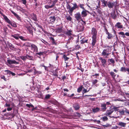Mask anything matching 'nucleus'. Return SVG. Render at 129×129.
Listing matches in <instances>:
<instances>
[{
    "label": "nucleus",
    "instance_id": "f3484780",
    "mask_svg": "<svg viewBox=\"0 0 129 129\" xmlns=\"http://www.w3.org/2000/svg\"><path fill=\"white\" fill-rule=\"evenodd\" d=\"M126 123L122 122H119L118 123V124L121 126L123 127H125L126 125Z\"/></svg>",
    "mask_w": 129,
    "mask_h": 129
},
{
    "label": "nucleus",
    "instance_id": "20e7f679",
    "mask_svg": "<svg viewBox=\"0 0 129 129\" xmlns=\"http://www.w3.org/2000/svg\"><path fill=\"white\" fill-rule=\"evenodd\" d=\"M117 3L116 2H111L109 1L108 2L107 5L109 8H113L114 6L116 7Z\"/></svg>",
    "mask_w": 129,
    "mask_h": 129
},
{
    "label": "nucleus",
    "instance_id": "1a4fd4ad",
    "mask_svg": "<svg viewBox=\"0 0 129 129\" xmlns=\"http://www.w3.org/2000/svg\"><path fill=\"white\" fill-rule=\"evenodd\" d=\"M31 49L34 52L37 51L38 50L37 47L35 45L32 44L31 45Z\"/></svg>",
    "mask_w": 129,
    "mask_h": 129
},
{
    "label": "nucleus",
    "instance_id": "bb28decb",
    "mask_svg": "<svg viewBox=\"0 0 129 129\" xmlns=\"http://www.w3.org/2000/svg\"><path fill=\"white\" fill-rule=\"evenodd\" d=\"M66 18L69 21H71L72 19L71 17L69 15L67 16L66 17Z\"/></svg>",
    "mask_w": 129,
    "mask_h": 129
},
{
    "label": "nucleus",
    "instance_id": "680f3d73",
    "mask_svg": "<svg viewBox=\"0 0 129 129\" xmlns=\"http://www.w3.org/2000/svg\"><path fill=\"white\" fill-rule=\"evenodd\" d=\"M94 121L95 122H96L98 123H99L100 122V120H94Z\"/></svg>",
    "mask_w": 129,
    "mask_h": 129
},
{
    "label": "nucleus",
    "instance_id": "79ce46f5",
    "mask_svg": "<svg viewBox=\"0 0 129 129\" xmlns=\"http://www.w3.org/2000/svg\"><path fill=\"white\" fill-rule=\"evenodd\" d=\"M87 40L84 41L82 40H81L80 42L81 44H83L85 43H87Z\"/></svg>",
    "mask_w": 129,
    "mask_h": 129
},
{
    "label": "nucleus",
    "instance_id": "4468645a",
    "mask_svg": "<svg viewBox=\"0 0 129 129\" xmlns=\"http://www.w3.org/2000/svg\"><path fill=\"white\" fill-rule=\"evenodd\" d=\"M124 109H125L123 108H122V107L121 108L119 109L118 112L119 113L120 115H123L125 113Z\"/></svg>",
    "mask_w": 129,
    "mask_h": 129
},
{
    "label": "nucleus",
    "instance_id": "37998d69",
    "mask_svg": "<svg viewBox=\"0 0 129 129\" xmlns=\"http://www.w3.org/2000/svg\"><path fill=\"white\" fill-rule=\"evenodd\" d=\"M50 96V95L49 94H47L46 95L45 97V99H49Z\"/></svg>",
    "mask_w": 129,
    "mask_h": 129
},
{
    "label": "nucleus",
    "instance_id": "4d7b16f0",
    "mask_svg": "<svg viewBox=\"0 0 129 129\" xmlns=\"http://www.w3.org/2000/svg\"><path fill=\"white\" fill-rule=\"evenodd\" d=\"M45 8L47 9H50L49 5H46L45 6Z\"/></svg>",
    "mask_w": 129,
    "mask_h": 129
},
{
    "label": "nucleus",
    "instance_id": "f8f14e48",
    "mask_svg": "<svg viewBox=\"0 0 129 129\" xmlns=\"http://www.w3.org/2000/svg\"><path fill=\"white\" fill-rule=\"evenodd\" d=\"M115 26L117 28L121 29L123 27L122 25L121 24V23L119 22H117Z\"/></svg>",
    "mask_w": 129,
    "mask_h": 129
},
{
    "label": "nucleus",
    "instance_id": "c03bdc74",
    "mask_svg": "<svg viewBox=\"0 0 129 129\" xmlns=\"http://www.w3.org/2000/svg\"><path fill=\"white\" fill-rule=\"evenodd\" d=\"M113 32L114 33V34H115V36H116L115 38H116V41H117V40H118V38H117V35L116 34V32L115 31L114 29H113Z\"/></svg>",
    "mask_w": 129,
    "mask_h": 129
},
{
    "label": "nucleus",
    "instance_id": "a211bd4d",
    "mask_svg": "<svg viewBox=\"0 0 129 129\" xmlns=\"http://www.w3.org/2000/svg\"><path fill=\"white\" fill-rule=\"evenodd\" d=\"M49 18L50 21L52 23H54L56 19V18L54 16H51Z\"/></svg>",
    "mask_w": 129,
    "mask_h": 129
},
{
    "label": "nucleus",
    "instance_id": "423d86ee",
    "mask_svg": "<svg viewBox=\"0 0 129 129\" xmlns=\"http://www.w3.org/2000/svg\"><path fill=\"white\" fill-rule=\"evenodd\" d=\"M82 16L79 12L77 13L75 15V17L77 20L79 21L80 19H81Z\"/></svg>",
    "mask_w": 129,
    "mask_h": 129
},
{
    "label": "nucleus",
    "instance_id": "7ed1b4c3",
    "mask_svg": "<svg viewBox=\"0 0 129 129\" xmlns=\"http://www.w3.org/2000/svg\"><path fill=\"white\" fill-rule=\"evenodd\" d=\"M111 51L110 47L108 46L107 48L104 49L101 55L105 56V58H107L109 55L110 54V52Z\"/></svg>",
    "mask_w": 129,
    "mask_h": 129
},
{
    "label": "nucleus",
    "instance_id": "393cba45",
    "mask_svg": "<svg viewBox=\"0 0 129 129\" xmlns=\"http://www.w3.org/2000/svg\"><path fill=\"white\" fill-rule=\"evenodd\" d=\"M26 57L27 59H28L30 60H33L34 58L32 56H30L28 55H26Z\"/></svg>",
    "mask_w": 129,
    "mask_h": 129
},
{
    "label": "nucleus",
    "instance_id": "4c0bfd02",
    "mask_svg": "<svg viewBox=\"0 0 129 129\" xmlns=\"http://www.w3.org/2000/svg\"><path fill=\"white\" fill-rule=\"evenodd\" d=\"M17 18L18 20L20 21H21V19L20 18V17L17 14L15 16Z\"/></svg>",
    "mask_w": 129,
    "mask_h": 129
},
{
    "label": "nucleus",
    "instance_id": "864d4df0",
    "mask_svg": "<svg viewBox=\"0 0 129 129\" xmlns=\"http://www.w3.org/2000/svg\"><path fill=\"white\" fill-rule=\"evenodd\" d=\"M53 4L51 6H49L50 8H52L55 5V4H54V3H53Z\"/></svg>",
    "mask_w": 129,
    "mask_h": 129
},
{
    "label": "nucleus",
    "instance_id": "6e6552de",
    "mask_svg": "<svg viewBox=\"0 0 129 129\" xmlns=\"http://www.w3.org/2000/svg\"><path fill=\"white\" fill-rule=\"evenodd\" d=\"M7 62L9 64H18L19 63V62H17L15 60H11L9 59L7 60Z\"/></svg>",
    "mask_w": 129,
    "mask_h": 129
},
{
    "label": "nucleus",
    "instance_id": "aec40b11",
    "mask_svg": "<svg viewBox=\"0 0 129 129\" xmlns=\"http://www.w3.org/2000/svg\"><path fill=\"white\" fill-rule=\"evenodd\" d=\"M19 34H16L14 35H12L11 36V37L15 38L16 40H18L19 39Z\"/></svg>",
    "mask_w": 129,
    "mask_h": 129
},
{
    "label": "nucleus",
    "instance_id": "9d476101",
    "mask_svg": "<svg viewBox=\"0 0 129 129\" xmlns=\"http://www.w3.org/2000/svg\"><path fill=\"white\" fill-rule=\"evenodd\" d=\"M106 34L108 35L107 37L108 39H111L113 38L114 36H114H113L111 34L109 33L107 30L106 32Z\"/></svg>",
    "mask_w": 129,
    "mask_h": 129
},
{
    "label": "nucleus",
    "instance_id": "6e6d98bb",
    "mask_svg": "<svg viewBox=\"0 0 129 129\" xmlns=\"http://www.w3.org/2000/svg\"><path fill=\"white\" fill-rule=\"evenodd\" d=\"M93 77H97V76H99V74H95L93 75H92Z\"/></svg>",
    "mask_w": 129,
    "mask_h": 129
},
{
    "label": "nucleus",
    "instance_id": "774afa93",
    "mask_svg": "<svg viewBox=\"0 0 129 129\" xmlns=\"http://www.w3.org/2000/svg\"><path fill=\"white\" fill-rule=\"evenodd\" d=\"M125 72L127 71L128 72H129V69L128 68H125Z\"/></svg>",
    "mask_w": 129,
    "mask_h": 129
},
{
    "label": "nucleus",
    "instance_id": "2f4dec72",
    "mask_svg": "<svg viewBox=\"0 0 129 129\" xmlns=\"http://www.w3.org/2000/svg\"><path fill=\"white\" fill-rule=\"evenodd\" d=\"M26 106L29 107V108H30V107H33V108L32 109V110H33L34 109V106H33L32 105V104H27L26 105Z\"/></svg>",
    "mask_w": 129,
    "mask_h": 129
},
{
    "label": "nucleus",
    "instance_id": "72a5a7b5",
    "mask_svg": "<svg viewBox=\"0 0 129 129\" xmlns=\"http://www.w3.org/2000/svg\"><path fill=\"white\" fill-rule=\"evenodd\" d=\"M10 24L11 25H12V26L15 27H17V25L16 24V23L15 22H11Z\"/></svg>",
    "mask_w": 129,
    "mask_h": 129
},
{
    "label": "nucleus",
    "instance_id": "8fccbe9b",
    "mask_svg": "<svg viewBox=\"0 0 129 129\" xmlns=\"http://www.w3.org/2000/svg\"><path fill=\"white\" fill-rule=\"evenodd\" d=\"M43 52H40L39 53H36V54H38L39 55H43Z\"/></svg>",
    "mask_w": 129,
    "mask_h": 129
},
{
    "label": "nucleus",
    "instance_id": "39448f33",
    "mask_svg": "<svg viewBox=\"0 0 129 129\" xmlns=\"http://www.w3.org/2000/svg\"><path fill=\"white\" fill-rule=\"evenodd\" d=\"M101 108L100 110L101 111L104 112L107 109V107H106V104L105 103H102L101 104Z\"/></svg>",
    "mask_w": 129,
    "mask_h": 129
},
{
    "label": "nucleus",
    "instance_id": "5701e85b",
    "mask_svg": "<svg viewBox=\"0 0 129 129\" xmlns=\"http://www.w3.org/2000/svg\"><path fill=\"white\" fill-rule=\"evenodd\" d=\"M31 19L35 21H36L37 20V18L36 15L34 14H33L31 16Z\"/></svg>",
    "mask_w": 129,
    "mask_h": 129
},
{
    "label": "nucleus",
    "instance_id": "7c9ffc66",
    "mask_svg": "<svg viewBox=\"0 0 129 129\" xmlns=\"http://www.w3.org/2000/svg\"><path fill=\"white\" fill-rule=\"evenodd\" d=\"M20 58L23 61H25L27 59L26 55L25 56H20Z\"/></svg>",
    "mask_w": 129,
    "mask_h": 129
},
{
    "label": "nucleus",
    "instance_id": "de8ad7c7",
    "mask_svg": "<svg viewBox=\"0 0 129 129\" xmlns=\"http://www.w3.org/2000/svg\"><path fill=\"white\" fill-rule=\"evenodd\" d=\"M90 89H89L88 90H87L86 89H84L83 90V91L84 92V93H86L88 92L89 90Z\"/></svg>",
    "mask_w": 129,
    "mask_h": 129
},
{
    "label": "nucleus",
    "instance_id": "412c9836",
    "mask_svg": "<svg viewBox=\"0 0 129 129\" xmlns=\"http://www.w3.org/2000/svg\"><path fill=\"white\" fill-rule=\"evenodd\" d=\"M111 15L112 18L114 19H116L117 16L115 12H112L111 14Z\"/></svg>",
    "mask_w": 129,
    "mask_h": 129
},
{
    "label": "nucleus",
    "instance_id": "ea45409f",
    "mask_svg": "<svg viewBox=\"0 0 129 129\" xmlns=\"http://www.w3.org/2000/svg\"><path fill=\"white\" fill-rule=\"evenodd\" d=\"M110 74L112 77H114L115 76L114 73L112 72H111Z\"/></svg>",
    "mask_w": 129,
    "mask_h": 129
},
{
    "label": "nucleus",
    "instance_id": "f03ea898",
    "mask_svg": "<svg viewBox=\"0 0 129 129\" xmlns=\"http://www.w3.org/2000/svg\"><path fill=\"white\" fill-rule=\"evenodd\" d=\"M71 4L73 6V7H71V6L69 5H68L67 6V9L69 10L68 12L70 14H72L74 10L78 8V6L76 3L74 2L73 3H71Z\"/></svg>",
    "mask_w": 129,
    "mask_h": 129
},
{
    "label": "nucleus",
    "instance_id": "c9c22d12",
    "mask_svg": "<svg viewBox=\"0 0 129 129\" xmlns=\"http://www.w3.org/2000/svg\"><path fill=\"white\" fill-rule=\"evenodd\" d=\"M103 126L105 128V127H110L111 126V125L110 124H109L107 123L105 125H103Z\"/></svg>",
    "mask_w": 129,
    "mask_h": 129
},
{
    "label": "nucleus",
    "instance_id": "0e129e2a",
    "mask_svg": "<svg viewBox=\"0 0 129 129\" xmlns=\"http://www.w3.org/2000/svg\"><path fill=\"white\" fill-rule=\"evenodd\" d=\"M11 12L15 16L17 14L15 13L12 10H11Z\"/></svg>",
    "mask_w": 129,
    "mask_h": 129
},
{
    "label": "nucleus",
    "instance_id": "49530a36",
    "mask_svg": "<svg viewBox=\"0 0 129 129\" xmlns=\"http://www.w3.org/2000/svg\"><path fill=\"white\" fill-rule=\"evenodd\" d=\"M40 40L43 43H44V44H46L47 43V42H46L45 40H44L43 39H41Z\"/></svg>",
    "mask_w": 129,
    "mask_h": 129
},
{
    "label": "nucleus",
    "instance_id": "5fc2aeb1",
    "mask_svg": "<svg viewBox=\"0 0 129 129\" xmlns=\"http://www.w3.org/2000/svg\"><path fill=\"white\" fill-rule=\"evenodd\" d=\"M119 35H124V33L123 32H122V31L120 32L119 33Z\"/></svg>",
    "mask_w": 129,
    "mask_h": 129
},
{
    "label": "nucleus",
    "instance_id": "69168bd1",
    "mask_svg": "<svg viewBox=\"0 0 129 129\" xmlns=\"http://www.w3.org/2000/svg\"><path fill=\"white\" fill-rule=\"evenodd\" d=\"M78 69H79V70H81V71L82 72H83L84 71V69H83V68H81V67L80 68V69H79V68H78Z\"/></svg>",
    "mask_w": 129,
    "mask_h": 129
},
{
    "label": "nucleus",
    "instance_id": "09e8293b",
    "mask_svg": "<svg viewBox=\"0 0 129 129\" xmlns=\"http://www.w3.org/2000/svg\"><path fill=\"white\" fill-rule=\"evenodd\" d=\"M1 78L2 79H3L5 81H6V79L5 78V77L3 75H1Z\"/></svg>",
    "mask_w": 129,
    "mask_h": 129
},
{
    "label": "nucleus",
    "instance_id": "6ab92c4d",
    "mask_svg": "<svg viewBox=\"0 0 129 129\" xmlns=\"http://www.w3.org/2000/svg\"><path fill=\"white\" fill-rule=\"evenodd\" d=\"M114 112L113 110H108L107 111L106 113V116H108L111 114L112 113Z\"/></svg>",
    "mask_w": 129,
    "mask_h": 129
},
{
    "label": "nucleus",
    "instance_id": "f704fd0d",
    "mask_svg": "<svg viewBox=\"0 0 129 129\" xmlns=\"http://www.w3.org/2000/svg\"><path fill=\"white\" fill-rule=\"evenodd\" d=\"M63 57L64 58V61H65L68 60L69 59V58L67 57L65 55H63Z\"/></svg>",
    "mask_w": 129,
    "mask_h": 129
},
{
    "label": "nucleus",
    "instance_id": "603ef678",
    "mask_svg": "<svg viewBox=\"0 0 129 129\" xmlns=\"http://www.w3.org/2000/svg\"><path fill=\"white\" fill-rule=\"evenodd\" d=\"M22 1L23 4L25 5L26 4V0H22Z\"/></svg>",
    "mask_w": 129,
    "mask_h": 129
},
{
    "label": "nucleus",
    "instance_id": "dca6fc26",
    "mask_svg": "<svg viewBox=\"0 0 129 129\" xmlns=\"http://www.w3.org/2000/svg\"><path fill=\"white\" fill-rule=\"evenodd\" d=\"M3 16L5 20L8 23L10 24L11 23V21L9 19L7 18V17L5 15H3Z\"/></svg>",
    "mask_w": 129,
    "mask_h": 129
},
{
    "label": "nucleus",
    "instance_id": "4be33fe9",
    "mask_svg": "<svg viewBox=\"0 0 129 129\" xmlns=\"http://www.w3.org/2000/svg\"><path fill=\"white\" fill-rule=\"evenodd\" d=\"M73 107L76 110H78L80 108L78 104H74L73 105Z\"/></svg>",
    "mask_w": 129,
    "mask_h": 129
},
{
    "label": "nucleus",
    "instance_id": "58836bf2",
    "mask_svg": "<svg viewBox=\"0 0 129 129\" xmlns=\"http://www.w3.org/2000/svg\"><path fill=\"white\" fill-rule=\"evenodd\" d=\"M50 39L52 41V43L53 44H56L55 42L54 39L53 38L51 37L50 38Z\"/></svg>",
    "mask_w": 129,
    "mask_h": 129
},
{
    "label": "nucleus",
    "instance_id": "2eb2a0df",
    "mask_svg": "<svg viewBox=\"0 0 129 129\" xmlns=\"http://www.w3.org/2000/svg\"><path fill=\"white\" fill-rule=\"evenodd\" d=\"M81 23L82 25L81 27V29H80L81 30H83L84 29V26L86 24L85 22L84 21L82 20L81 19Z\"/></svg>",
    "mask_w": 129,
    "mask_h": 129
},
{
    "label": "nucleus",
    "instance_id": "052dcab7",
    "mask_svg": "<svg viewBox=\"0 0 129 129\" xmlns=\"http://www.w3.org/2000/svg\"><path fill=\"white\" fill-rule=\"evenodd\" d=\"M9 45L10 47L14 48V46L11 44H10Z\"/></svg>",
    "mask_w": 129,
    "mask_h": 129
},
{
    "label": "nucleus",
    "instance_id": "b1692460",
    "mask_svg": "<svg viewBox=\"0 0 129 129\" xmlns=\"http://www.w3.org/2000/svg\"><path fill=\"white\" fill-rule=\"evenodd\" d=\"M121 108L122 107H116L115 106H114L113 108V109L115 111H118V110H119V109Z\"/></svg>",
    "mask_w": 129,
    "mask_h": 129
},
{
    "label": "nucleus",
    "instance_id": "cd10ccee",
    "mask_svg": "<svg viewBox=\"0 0 129 129\" xmlns=\"http://www.w3.org/2000/svg\"><path fill=\"white\" fill-rule=\"evenodd\" d=\"M72 31L70 30H68L67 32H66V34L68 36H70L72 34Z\"/></svg>",
    "mask_w": 129,
    "mask_h": 129
},
{
    "label": "nucleus",
    "instance_id": "bf43d9fd",
    "mask_svg": "<svg viewBox=\"0 0 129 129\" xmlns=\"http://www.w3.org/2000/svg\"><path fill=\"white\" fill-rule=\"evenodd\" d=\"M5 105L6 107H9L11 106L10 104H7V103H6Z\"/></svg>",
    "mask_w": 129,
    "mask_h": 129
},
{
    "label": "nucleus",
    "instance_id": "13d9d810",
    "mask_svg": "<svg viewBox=\"0 0 129 129\" xmlns=\"http://www.w3.org/2000/svg\"><path fill=\"white\" fill-rule=\"evenodd\" d=\"M12 109V108L10 107H8L7 109V110L8 111H11Z\"/></svg>",
    "mask_w": 129,
    "mask_h": 129
},
{
    "label": "nucleus",
    "instance_id": "c85d7f7f",
    "mask_svg": "<svg viewBox=\"0 0 129 129\" xmlns=\"http://www.w3.org/2000/svg\"><path fill=\"white\" fill-rule=\"evenodd\" d=\"M83 88V87L82 86H80L79 88H78L77 92L79 93L82 90Z\"/></svg>",
    "mask_w": 129,
    "mask_h": 129
},
{
    "label": "nucleus",
    "instance_id": "e433bc0d",
    "mask_svg": "<svg viewBox=\"0 0 129 129\" xmlns=\"http://www.w3.org/2000/svg\"><path fill=\"white\" fill-rule=\"evenodd\" d=\"M125 68L121 67L120 69V71L122 72H125Z\"/></svg>",
    "mask_w": 129,
    "mask_h": 129
},
{
    "label": "nucleus",
    "instance_id": "473e14b6",
    "mask_svg": "<svg viewBox=\"0 0 129 129\" xmlns=\"http://www.w3.org/2000/svg\"><path fill=\"white\" fill-rule=\"evenodd\" d=\"M79 6L80 8L83 9V10L85 9V8L84 7V5L83 4H79Z\"/></svg>",
    "mask_w": 129,
    "mask_h": 129
},
{
    "label": "nucleus",
    "instance_id": "9b49d317",
    "mask_svg": "<svg viewBox=\"0 0 129 129\" xmlns=\"http://www.w3.org/2000/svg\"><path fill=\"white\" fill-rule=\"evenodd\" d=\"M99 59L101 60V63L102 65L104 67L105 64L106 63L107 61L106 59L104 58H103L102 57H100L99 58Z\"/></svg>",
    "mask_w": 129,
    "mask_h": 129
},
{
    "label": "nucleus",
    "instance_id": "ddd939ff",
    "mask_svg": "<svg viewBox=\"0 0 129 129\" xmlns=\"http://www.w3.org/2000/svg\"><path fill=\"white\" fill-rule=\"evenodd\" d=\"M100 110H101L98 107L94 108L92 109V112L94 113L98 112H99Z\"/></svg>",
    "mask_w": 129,
    "mask_h": 129
},
{
    "label": "nucleus",
    "instance_id": "a18cd8bd",
    "mask_svg": "<svg viewBox=\"0 0 129 129\" xmlns=\"http://www.w3.org/2000/svg\"><path fill=\"white\" fill-rule=\"evenodd\" d=\"M98 82V80H97L95 79L94 80H93L92 84L94 85L97 83Z\"/></svg>",
    "mask_w": 129,
    "mask_h": 129
},
{
    "label": "nucleus",
    "instance_id": "338daca9",
    "mask_svg": "<svg viewBox=\"0 0 129 129\" xmlns=\"http://www.w3.org/2000/svg\"><path fill=\"white\" fill-rule=\"evenodd\" d=\"M124 35H125L127 36H129V33L128 32H126V33Z\"/></svg>",
    "mask_w": 129,
    "mask_h": 129
},
{
    "label": "nucleus",
    "instance_id": "a19ab883",
    "mask_svg": "<svg viewBox=\"0 0 129 129\" xmlns=\"http://www.w3.org/2000/svg\"><path fill=\"white\" fill-rule=\"evenodd\" d=\"M110 61L112 63L114 64L115 63V61L114 59L113 58H111L109 59Z\"/></svg>",
    "mask_w": 129,
    "mask_h": 129
},
{
    "label": "nucleus",
    "instance_id": "a878e982",
    "mask_svg": "<svg viewBox=\"0 0 129 129\" xmlns=\"http://www.w3.org/2000/svg\"><path fill=\"white\" fill-rule=\"evenodd\" d=\"M26 28L30 33L32 34H33V31L30 27L27 26Z\"/></svg>",
    "mask_w": 129,
    "mask_h": 129
},
{
    "label": "nucleus",
    "instance_id": "e2e57ef3",
    "mask_svg": "<svg viewBox=\"0 0 129 129\" xmlns=\"http://www.w3.org/2000/svg\"><path fill=\"white\" fill-rule=\"evenodd\" d=\"M76 49H79V48H80V46L78 45H77L76 47Z\"/></svg>",
    "mask_w": 129,
    "mask_h": 129
},
{
    "label": "nucleus",
    "instance_id": "f257e3e1",
    "mask_svg": "<svg viewBox=\"0 0 129 129\" xmlns=\"http://www.w3.org/2000/svg\"><path fill=\"white\" fill-rule=\"evenodd\" d=\"M91 34L92 36V46H94L96 42L97 34V31L95 28L93 27L92 28Z\"/></svg>",
    "mask_w": 129,
    "mask_h": 129
},
{
    "label": "nucleus",
    "instance_id": "3c124183",
    "mask_svg": "<svg viewBox=\"0 0 129 129\" xmlns=\"http://www.w3.org/2000/svg\"><path fill=\"white\" fill-rule=\"evenodd\" d=\"M20 38L22 40H25L24 39V37L22 36H19V38Z\"/></svg>",
    "mask_w": 129,
    "mask_h": 129
},
{
    "label": "nucleus",
    "instance_id": "0eeeda50",
    "mask_svg": "<svg viewBox=\"0 0 129 129\" xmlns=\"http://www.w3.org/2000/svg\"><path fill=\"white\" fill-rule=\"evenodd\" d=\"M87 12L90 13L89 11L86 10L85 9L83 10L81 13L82 17H86L87 15Z\"/></svg>",
    "mask_w": 129,
    "mask_h": 129
},
{
    "label": "nucleus",
    "instance_id": "c756f323",
    "mask_svg": "<svg viewBox=\"0 0 129 129\" xmlns=\"http://www.w3.org/2000/svg\"><path fill=\"white\" fill-rule=\"evenodd\" d=\"M101 118L102 119L103 121H107L108 120L107 117L105 116L103 117L102 118Z\"/></svg>",
    "mask_w": 129,
    "mask_h": 129
}]
</instances>
